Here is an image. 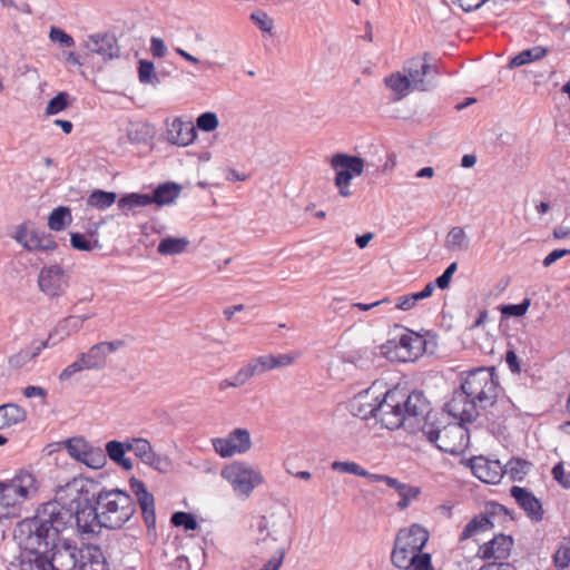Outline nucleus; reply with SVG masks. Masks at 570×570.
Returning a JSON list of instances; mask_svg holds the SVG:
<instances>
[{
    "label": "nucleus",
    "instance_id": "bb28decb",
    "mask_svg": "<svg viewBox=\"0 0 570 570\" xmlns=\"http://www.w3.org/2000/svg\"><path fill=\"white\" fill-rule=\"evenodd\" d=\"M255 357L257 364L259 365V370L262 371V373H265L272 370L287 367L292 365L293 363H295L296 360L301 357V353L294 351L285 354H264Z\"/></svg>",
    "mask_w": 570,
    "mask_h": 570
},
{
    "label": "nucleus",
    "instance_id": "423d86ee",
    "mask_svg": "<svg viewBox=\"0 0 570 570\" xmlns=\"http://www.w3.org/2000/svg\"><path fill=\"white\" fill-rule=\"evenodd\" d=\"M438 413H434L429 403L426 414L412 417V425L407 426L413 431L414 425H421V431L426 440L436 449L452 455L462 454L469 446L470 434L464 424L441 425L436 422Z\"/></svg>",
    "mask_w": 570,
    "mask_h": 570
},
{
    "label": "nucleus",
    "instance_id": "58836bf2",
    "mask_svg": "<svg viewBox=\"0 0 570 570\" xmlns=\"http://www.w3.org/2000/svg\"><path fill=\"white\" fill-rule=\"evenodd\" d=\"M188 245L189 240L185 237H166L159 242L157 252L161 255H178L184 253Z\"/></svg>",
    "mask_w": 570,
    "mask_h": 570
},
{
    "label": "nucleus",
    "instance_id": "f257e3e1",
    "mask_svg": "<svg viewBox=\"0 0 570 570\" xmlns=\"http://www.w3.org/2000/svg\"><path fill=\"white\" fill-rule=\"evenodd\" d=\"M92 483L73 478L60 485L50 501L63 517L67 528L75 527L80 534H92L100 528L120 529L136 513V502L126 491L100 490L95 493Z\"/></svg>",
    "mask_w": 570,
    "mask_h": 570
},
{
    "label": "nucleus",
    "instance_id": "13d9d810",
    "mask_svg": "<svg viewBox=\"0 0 570 570\" xmlns=\"http://www.w3.org/2000/svg\"><path fill=\"white\" fill-rule=\"evenodd\" d=\"M456 269H458V263L456 262L451 263L444 269V272L439 277H436L435 285L440 289H446L450 286L452 276H453V274L455 273Z\"/></svg>",
    "mask_w": 570,
    "mask_h": 570
},
{
    "label": "nucleus",
    "instance_id": "c85d7f7f",
    "mask_svg": "<svg viewBox=\"0 0 570 570\" xmlns=\"http://www.w3.org/2000/svg\"><path fill=\"white\" fill-rule=\"evenodd\" d=\"M23 248L29 252L36 250H53L57 248V243L53 237L43 230H30L28 238L22 243Z\"/></svg>",
    "mask_w": 570,
    "mask_h": 570
},
{
    "label": "nucleus",
    "instance_id": "a19ab883",
    "mask_svg": "<svg viewBox=\"0 0 570 570\" xmlns=\"http://www.w3.org/2000/svg\"><path fill=\"white\" fill-rule=\"evenodd\" d=\"M144 464L163 474L170 473L174 470L171 459L168 455L160 454L155 451L151 452L150 456H148V460H146Z\"/></svg>",
    "mask_w": 570,
    "mask_h": 570
},
{
    "label": "nucleus",
    "instance_id": "b1692460",
    "mask_svg": "<svg viewBox=\"0 0 570 570\" xmlns=\"http://www.w3.org/2000/svg\"><path fill=\"white\" fill-rule=\"evenodd\" d=\"M52 347V343L46 340H33L29 345L20 348L8 358L12 370H21L33 363L43 350Z\"/></svg>",
    "mask_w": 570,
    "mask_h": 570
},
{
    "label": "nucleus",
    "instance_id": "4d7b16f0",
    "mask_svg": "<svg viewBox=\"0 0 570 570\" xmlns=\"http://www.w3.org/2000/svg\"><path fill=\"white\" fill-rule=\"evenodd\" d=\"M49 39L52 42H59L62 47H73L75 40L73 38L65 32L61 28L51 27L49 31Z\"/></svg>",
    "mask_w": 570,
    "mask_h": 570
},
{
    "label": "nucleus",
    "instance_id": "e433bc0d",
    "mask_svg": "<svg viewBox=\"0 0 570 570\" xmlns=\"http://www.w3.org/2000/svg\"><path fill=\"white\" fill-rule=\"evenodd\" d=\"M72 222L71 210L69 207L59 206L55 208L48 217V227L51 230L60 232L68 227Z\"/></svg>",
    "mask_w": 570,
    "mask_h": 570
},
{
    "label": "nucleus",
    "instance_id": "603ef678",
    "mask_svg": "<svg viewBox=\"0 0 570 570\" xmlns=\"http://www.w3.org/2000/svg\"><path fill=\"white\" fill-rule=\"evenodd\" d=\"M420 493L421 490L417 487L407 484L405 488H402L399 493L400 501L397 502V508L400 510L406 509L410 503L419 497Z\"/></svg>",
    "mask_w": 570,
    "mask_h": 570
},
{
    "label": "nucleus",
    "instance_id": "f704fd0d",
    "mask_svg": "<svg viewBox=\"0 0 570 570\" xmlns=\"http://www.w3.org/2000/svg\"><path fill=\"white\" fill-rule=\"evenodd\" d=\"M444 247L451 252L466 250L469 238L464 229L460 226L452 227L445 237Z\"/></svg>",
    "mask_w": 570,
    "mask_h": 570
},
{
    "label": "nucleus",
    "instance_id": "473e14b6",
    "mask_svg": "<svg viewBox=\"0 0 570 570\" xmlns=\"http://www.w3.org/2000/svg\"><path fill=\"white\" fill-rule=\"evenodd\" d=\"M180 186L175 183H164L159 185L153 195H149V199L151 204H157L158 206H164L173 203L180 193Z\"/></svg>",
    "mask_w": 570,
    "mask_h": 570
},
{
    "label": "nucleus",
    "instance_id": "37998d69",
    "mask_svg": "<svg viewBox=\"0 0 570 570\" xmlns=\"http://www.w3.org/2000/svg\"><path fill=\"white\" fill-rule=\"evenodd\" d=\"M127 451H129L128 440L126 442L112 440L107 442L106 451L104 452L106 454V458L109 456V459L112 462L117 463L119 460L122 459Z\"/></svg>",
    "mask_w": 570,
    "mask_h": 570
},
{
    "label": "nucleus",
    "instance_id": "6ab92c4d",
    "mask_svg": "<svg viewBox=\"0 0 570 570\" xmlns=\"http://www.w3.org/2000/svg\"><path fill=\"white\" fill-rule=\"evenodd\" d=\"M60 534L58 533L56 547L50 549L49 562L52 564V570H71L77 564V547L61 539Z\"/></svg>",
    "mask_w": 570,
    "mask_h": 570
},
{
    "label": "nucleus",
    "instance_id": "7c9ffc66",
    "mask_svg": "<svg viewBox=\"0 0 570 570\" xmlns=\"http://www.w3.org/2000/svg\"><path fill=\"white\" fill-rule=\"evenodd\" d=\"M80 570H109L101 549L89 546L81 551Z\"/></svg>",
    "mask_w": 570,
    "mask_h": 570
},
{
    "label": "nucleus",
    "instance_id": "2f4dec72",
    "mask_svg": "<svg viewBox=\"0 0 570 570\" xmlns=\"http://www.w3.org/2000/svg\"><path fill=\"white\" fill-rule=\"evenodd\" d=\"M384 83L390 90L393 91V100L395 101L405 98L410 94L411 89H413V85L411 83L409 77L401 73L400 71L393 72L385 77Z\"/></svg>",
    "mask_w": 570,
    "mask_h": 570
},
{
    "label": "nucleus",
    "instance_id": "20e7f679",
    "mask_svg": "<svg viewBox=\"0 0 570 570\" xmlns=\"http://www.w3.org/2000/svg\"><path fill=\"white\" fill-rule=\"evenodd\" d=\"M460 389L479 405L487 410V426L492 433H501L503 424L513 411L510 400H499L503 392L499 374L494 366H479L461 373Z\"/></svg>",
    "mask_w": 570,
    "mask_h": 570
},
{
    "label": "nucleus",
    "instance_id": "a18cd8bd",
    "mask_svg": "<svg viewBox=\"0 0 570 570\" xmlns=\"http://www.w3.org/2000/svg\"><path fill=\"white\" fill-rule=\"evenodd\" d=\"M138 78L141 83L156 85L159 82V79L155 73L154 63L149 60H139Z\"/></svg>",
    "mask_w": 570,
    "mask_h": 570
},
{
    "label": "nucleus",
    "instance_id": "dca6fc26",
    "mask_svg": "<svg viewBox=\"0 0 570 570\" xmlns=\"http://www.w3.org/2000/svg\"><path fill=\"white\" fill-rule=\"evenodd\" d=\"M83 47L89 52L100 56L104 60H112L120 56L118 40L110 32H98L87 36Z\"/></svg>",
    "mask_w": 570,
    "mask_h": 570
},
{
    "label": "nucleus",
    "instance_id": "79ce46f5",
    "mask_svg": "<svg viewBox=\"0 0 570 570\" xmlns=\"http://www.w3.org/2000/svg\"><path fill=\"white\" fill-rule=\"evenodd\" d=\"M129 451L134 452V454L144 463L148 460L151 452L154 451L150 442L147 439L142 438H134L128 440Z\"/></svg>",
    "mask_w": 570,
    "mask_h": 570
},
{
    "label": "nucleus",
    "instance_id": "5701e85b",
    "mask_svg": "<svg viewBox=\"0 0 570 570\" xmlns=\"http://www.w3.org/2000/svg\"><path fill=\"white\" fill-rule=\"evenodd\" d=\"M510 494L532 522L538 523L543 520L542 503L530 490L514 485L510 489Z\"/></svg>",
    "mask_w": 570,
    "mask_h": 570
},
{
    "label": "nucleus",
    "instance_id": "f3484780",
    "mask_svg": "<svg viewBox=\"0 0 570 570\" xmlns=\"http://www.w3.org/2000/svg\"><path fill=\"white\" fill-rule=\"evenodd\" d=\"M404 72L413 85V89L419 91H426L431 89L432 83L425 78L431 75H439L436 67L431 66L425 58L420 57H414L406 61Z\"/></svg>",
    "mask_w": 570,
    "mask_h": 570
},
{
    "label": "nucleus",
    "instance_id": "393cba45",
    "mask_svg": "<svg viewBox=\"0 0 570 570\" xmlns=\"http://www.w3.org/2000/svg\"><path fill=\"white\" fill-rule=\"evenodd\" d=\"M425 340L413 331L402 334L396 344L397 357L402 362L415 361L424 352Z\"/></svg>",
    "mask_w": 570,
    "mask_h": 570
},
{
    "label": "nucleus",
    "instance_id": "a211bd4d",
    "mask_svg": "<svg viewBox=\"0 0 570 570\" xmlns=\"http://www.w3.org/2000/svg\"><path fill=\"white\" fill-rule=\"evenodd\" d=\"M165 140L175 146L186 147L194 142L197 132L191 121H184L181 118L165 121Z\"/></svg>",
    "mask_w": 570,
    "mask_h": 570
},
{
    "label": "nucleus",
    "instance_id": "4468645a",
    "mask_svg": "<svg viewBox=\"0 0 570 570\" xmlns=\"http://www.w3.org/2000/svg\"><path fill=\"white\" fill-rule=\"evenodd\" d=\"M130 491L134 493L137 500V504L140 508L144 523L147 528L148 533L156 532V510H155V498L154 494L147 489L144 481L131 478L129 480Z\"/></svg>",
    "mask_w": 570,
    "mask_h": 570
},
{
    "label": "nucleus",
    "instance_id": "de8ad7c7",
    "mask_svg": "<svg viewBox=\"0 0 570 570\" xmlns=\"http://www.w3.org/2000/svg\"><path fill=\"white\" fill-rule=\"evenodd\" d=\"M70 244H71L72 248H75L77 250H82V252H90L94 248H99L100 247V245H99L97 239H95L92 242V240L88 239L85 235H82L80 233H71V235H70Z\"/></svg>",
    "mask_w": 570,
    "mask_h": 570
},
{
    "label": "nucleus",
    "instance_id": "ddd939ff",
    "mask_svg": "<svg viewBox=\"0 0 570 570\" xmlns=\"http://www.w3.org/2000/svg\"><path fill=\"white\" fill-rule=\"evenodd\" d=\"M38 285L40 291L47 296L55 298L61 296L69 285V278L65 269L53 264L45 266L40 269L38 276Z\"/></svg>",
    "mask_w": 570,
    "mask_h": 570
},
{
    "label": "nucleus",
    "instance_id": "e2e57ef3",
    "mask_svg": "<svg viewBox=\"0 0 570 570\" xmlns=\"http://www.w3.org/2000/svg\"><path fill=\"white\" fill-rule=\"evenodd\" d=\"M150 50L154 57L161 58L166 53V46L160 38L153 37L150 39Z\"/></svg>",
    "mask_w": 570,
    "mask_h": 570
},
{
    "label": "nucleus",
    "instance_id": "0eeeda50",
    "mask_svg": "<svg viewBox=\"0 0 570 570\" xmlns=\"http://www.w3.org/2000/svg\"><path fill=\"white\" fill-rule=\"evenodd\" d=\"M38 491L37 476L26 470L8 482H0V521L19 515L22 503L36 498Z\"/></svg>",
    "mask_w": 570,
    "mask_h": 570
},
{
    "label": "nucleus",
    "instance_id": "052dcab7",
    "mask_svg": "<svg viewBox=\"0 0 570 570\" xmlns=\"http://www.w3.org/2000/svg\"><path fill=\"white\" fill-rule=\"evenodd\" d=\"M505 362L513 374H520L521 373V362L519 356L513 350H508L505 353Z\"/></svg>",
    "mask_w": 570,
    "mask_h": 570
},
{
    "label": "nucleus",
    "instance_id": "7ed1b4c3",
    "mask_svg": "<svg viewBox=\"0 0 570 570\" xmlns=\"http://www.w3.org/2000/svg\"><path fill=\"white\" fill-rule=\"evenodd\" d=\"M62 520L63 517L48 501L36 510L33 517L19 522L17 537L23 550L10 563L9 570H52L50 549L56 547L58 533L68 529Z\"/></svg>",
    "mask_w": 570,
    "mask_h": 570
},
{
    "label": "nucleus",
    "instance_id": "f03ea898",
    "mask_svg": "<svg viewBox=\"0 0 570 570\" xmlns=\"http://www.w3.org/2000/svg\"><path fill=\"white\" fill-rule=\"evenodd\" d=\"M377 383L357 393L350 403V411L362 420L374 417L387 430L411 426L412 417L429 411V401L421 391H407L394 386L381 395L376 394Z\"/></svg>",
    "mask_w": 570,
    "mask_h": 570
},
{
    "label": "nucleus",
    "instance_id": "5fc2aeb1",
    "mask_svg": "<svg viewBox=\"0 0 570 570\" xmlns=\"http://www.w3.org/2000/svg\"><path fill=\"white\" fill-rule=\"evenodd\" d=\"M250 19L253 20V22L257 26V28L261 31L267 32V33L272 32V29L274 27V21L272 18H269V16L266 12H264L262 10L254 11L250 14Z\"/></svg>",
    "mask_w": 570,
    "mask_h": 570
},
{
    "label": "nucleus",
    "instance_id": "cd10ccee",
    "mask_svg": "<svg viewBox=\"0 0 570 570\" xmlns=\"http://www.w3.org/2000/svg\"><path fill=\"white\" fill-rule=\"evenodd\" d=\"M81 327V320L76 315H70L58 322L49 332L47 340L52 343L53 347Z\"/></svg>",
    "mask_w": 570,
    "mask_h": 570
},
{
    "label": "nucleus",
    "instance_id": "bf43d9fd",
    "mask_svg": "<svg viewBox=\"0 0 570 570\" xmlns=\"http://www.w3.org/2000/svg\"><path fill=\"white\" fill-rule=\"evenodd\" d=\"M286 554L285 548L275 551L272 558L263 566L261 570H279Z\"/></svg>",
    "mask_w": 570,
    "mask_h": 570
},
{
    "label": "nucleus",
    "instance_id": "49530a36",
    "mask_svg": "<svg viewBox=\"0 0 570 570\" xmlns=\"http://www.w3.org/2000/svg\"><path fill=\"white\" fill-rule=\"evenodd\" d=\"M170 522L173 525L183 527L185 530H195L198 527L196 518L191 513L184 511L173 513Z\"/></svg>",
    "mask_w": 570,
    "mask_h": 570
},
{
    "label": "nucleus",
    "instance_id": "c03bdc74",
    "mask_svg": "<svg viewBox=\"0 0 570 570\" xmlns=\"http://www.w3.org/2000/svg\"><path fill=\"white\" fill-rule=\"evenodd\" d=\"M553 562L558 569H566L570 564V538H563L560 547L553 554Z\"/></svg>",
    "mask_w": 570,
    "mask_h": 570
},
{
    "label": "nucleus",
    "instance_id": "864d4df0",
    "mask_svg": "<svg viewBox=\"0 0 570 570\" xmlns=\"http://www.w3.org/2000/svg\"><path fill=\"white\" fill-rule=\"evenodd\" d=\"M196 124L198 129L209 132L218 127L219 121L215 112L207 111L198 116Z\"/></svg>",
    "mask_w": 570,
    "mask_h": 570
},
{
    "label": "nucleus",
    "instance_id": "680f3d73",
    "mask_svg": "<svg viewBox=\"0 0 570 570\" xmlns=\"http://www.w3.org/2000/svg\"><path fill=\"white\" fill-rule=\"evenodd\" d=\"M567 255H570V249H566V248H558V249H554L552 250L551 253H549L544 259H543V266L544 267H549L550 265H552L554 262H557L558 259L567 256Z\"/></svg>",
    "mask_w": 570,
    "mask_h": 570
},
{
    "label": "nucleus",
    "instance_id": "09e8293b",
    "mask_svg": "<svg viewBox=\"0 0 570 570\" xmlns=\"http://www.w3.org/2000/svg\"><path fill=\"white\" fill-rule=\"evenodd\" d=\"M334 471L350 473L357 476L366 475L367 470L363 469L358 463L353 461H334L331 465Z\"/></svg>",
    "mask_w": 570,
    "mask_h": 570
},
{
    "label": "nucleus",
    "instance_id": "72a5a7b5",
    "mask_svg": "<svg viewBox=\"0 0 570 570\" xmlns=\"http://www.w3.org/2000/svg\"><path fill=\"white\" fill-rule=\"evenodd\" d=\"M532 468V463L521 458H511L504 464V474H507L511 481H522Z\"/></svg>",
    "mask_w": 570,
    "mask_h": 570
},
{
    "label": "nucleus",
    "instance_id": "6e6d98bb",
    "mask_svg": "<svg viewBox=\"0 0 570 570\" xmlns=\"http://www.w3.org/2000/svg\"><path fill=\"white\" fill-rule=\"evenodd\" d=\"M530 304H531L530 299L524 298L520 304L504 305L501 308V312L503 315H507V316L521 317L528 312Z\"/></svg>",
    "mask_w": 570,
    "mask_h": 570
},
{
    "label": "nucleus",
    "instance_id": "f8f14e48",
    "mask_svg": "<svg viewBox=\"0 0 570 570\" xmlns=\"http://www.w3.org/2000/svg\"><path fill=\"white\" fill-rule=\"evenodd\" d=\"M213 448L222 458L243 454L252 448L250 433L246 429L237 428L226 438H216L212 441Z\"/></svg>",
    "mask_w": 570,
    "mask_h": 570
},
{
    "label": "nucleus",
    "instance_id": "6e6552de",
    "mask_svg": "<svg viewBox=\"0 0 570 570\" xmlns=\"http://www.w3.org/2000/svg\"><path fill=\"white\" fill-rule=\"evenodd\" d=\"M222 476L232 485L234 492L248 498L253 490L264 483L262 473L245 462H234L222 470Z\"/></svg>",
    "mask_w": 570,
    "mask_h": 570
},
{
    "label": "nucleus",
    "instance_id": "338daca9",
    "mask_svg": "<svg viewBox=\"0 0 570 570\" xmlns=\"http://www.w3.org/2000/svg\"><path fill=\"white\" fill-rule=\"evenodd\" d=\"M488 0H458L460 7L465 12L475 11L481 8Z\"/></svg>",
    "mask_w": 570,
    "mask_h": 570
},
{
    "label": "nucleus",
    "instance_id": "69168bd1",
    "mask_svg": "<svg viewBox=\"0 0 570 570\" xmlns=\"http://www.w3.org/2000/svg\"><path fill=\"white\" fill-rule=\"evenodd\" d=\"M479 570H517L512 562H488Z\"/></svg>",
    "mask_w": 570,
    "mask_h": 570
},
{
    "label": "nucleus",
    "instance_id": "1a4fd4ad",
    "mask_svg": "<svg viewBox=\"0 0 570 570\" xmlns=\"http://www.w3.org/2000/svg\"><path fill=\"white\" fill-rule=\"evenodd\" d=\"M507 519L512 520L511 512L503 504L497 502H488L483 511L473 517L463 528L460 534V541L468 540L475 534L489 531L494 528L495 523H502Z\"/></svg>",
    "mask_w": 570,
    "mask_h": 570
},
{
    "label": "nucleus",
    "instance_id": "c756f323",
    "mask_svg": "<svg viewBox=\"0 0 570 570\" xmlns=\"http://www.w3.org/2000/svg\"><path fill=\"white\" fill-rule=\"evenodd\" d=\"M27 419V411L16 404L7 403L0 405V430L11 428Z\"/></svg>",
    "mask_w": 570,
    "mask_h": 570
},
{
    "label": "nucleus",
    "instance_id": "4be33fe9",
    "mask_svg": "<svg viewBox=\"0 0 570 570\" xmlns=\"http://www.w3.org/2000/svg\"><path fill=\"white\" fill-rule=\"evenodd\" d=\"M473 474L482 482L498 484L504 475V465L499 460L476 456L471 460Z\"/></svg>",
    "mask_w": 570,
    "mask_h": 570
},
{
    "label": "nucleus",
    "instance_id": "8fccbe9b",
    "mask_svg": "<svg viewBox=\"0 0 570 570\" xmlns=\"http://www.w3.org/2000/svg\"><path fill=\"white\" fill-rule=\"evenodd\" d=\"M69 95L65 91L59 92L51 98L46 107V115H56L65 110L68 107Z\"/></svg>",
    "mask_w": 570,
    "mask_h": 570
},
{
    "label": "nucleus",
    "instance_id": "c9c22d12",
    "mask_svg": "<svg viewBox=\"0 0 570 570\" xmlns=\"http://www.w3.org/2000/svg\"><path fill=\"white\" fill-rule=\"evenodd\" d=\"M548 52V49L542 46H535L525 50H522L515 55L509 62V68H517L523 65L530 63L542 59Z\"/></svg>",
    "mask_w": 570,
    "mask_h": 570
},
{
    "label": "nucleus",
    "instance_id": "ea45409f",
    "mask_svg": "<svg viewBox=\"0 0 570 570\" xmlns=\"http://www.w3.org/2000/svg\"><path fill=\"white\" fill-rule=\"evenodd\" d=\"M117 199V194L101 189L94 190L87 198V204L97 209L109 208Z\"/></svg>",
    "mask_w": 570,
    "mask_h": 570
},
{
    "label": "nucleus",
    "instance_id": "412c9836",
    "mask_svg": "<svg viewBox=\"0 0 570 570\" xmlns=\"http://www.w3.org/2000/svg\"><path fill=\"white\" fill-rule=\"evenodd\" d=\"M513 543L511 535L500 533L481 544L476 556L482 560H505L511 553Z\"/></svg>",
    "mask_w": 570,
    "mask_h": 570
},
{
    "label": "nucleus",
    "instance_id": "a878e982",
    "mask_svg": "<svg viewBox=\"0 0 570 570\" xmlns=\"http://www.w3.org/2000/svg\"><path fill=\"white\" fill-rule=\"evenodd\" d=\"M263 374L259 370V365L256 362V357L248 360L246 364L238 368V371L230 377L220 380L217 383L219 392H225L228 389H238L247 384L254 376Z\"/></svg>",
    "mask_w": 570,
    "mask_h": 570
},
{
    "label": "nucleus",
    "instance_id": "9b49d317",
    "mask_svg": "<svg viewBox=\"0 0 570 570\" xmlns=\"http://www.w3.org/2000/svg\"><path fill=\"white\" fill-rule=\"evenodd\" d=\"M63 444L72 459L90 469H101L106 464L104 450L92 446L83 436L69 438Z\"/></svg>",
    "mask_w": 570,
    "mask_h": 570
},
{
    "label": "nucleus",
    "instance_id": "3c124183",
    "mask_svg": "<svg viewBox=\"0 0 570 570\" xmlns=\"http://www.w3.org/2000/svg\"><path fill=\"white\" fill-rule=\"evenodd\" d=\"M83 370H87V365L83 361H81V357L78 354L77 358L59 373L58 379L60 382H67L75 374H77Z\"/></svg>",
    "mask_w": 570,
    "mask_h": 570
},
{
    "label": "nucleus",
    "instance_id": "2eb2a0df",
    "mask_svg": "<svg viewBox=\"0 0 570 570\" xmlns=\"http://www.w3.org/2000/svg\"><path fill=\"white\" fill-rule=\"evenodd\" d=\"M478 404L464 391H454L451 399L444 404V411L459 420V423H472L479 416Z\"/></svg>",
    "mask_w": 570,
    "mask_h": 570
},
{
    "label": "nucleus",
    "instance_id": "aec40b11",
    "mask_svg": "<svg viewBox=\"0 0 570 570\" xmlns=\"http://www.w3.org/2000/svg\"><path fill=\"white\" fill-rule=\"evenodd\" d=\"M124 345L121 340L111 342H100L92 345L87 352L80 353L81 361L87 365V370H101L107 363V357Z\"/></svg>",
    "mask_w": 570,
    "mask_h": 570
},
{
    "label": "nucleus",
    "instance_id": "0e129e2a",
    "mask_svg": "<svg viewBox=\"0 0 570 570\" xmlns=\"http://www.w3.org/2000/svg\"><path fill=\"white\" fill-rule=\"evenodd\" d=\"M22 393L27 399H31V397L45 399L48 394L46 389H43L41 386H35V385H29V386L24 387Z\"/></svg>",
    "mask_w": 570,
    "mask_h": 570
},
{
    "label": "nucleus",
    "instance_id": "39448f33",
    "mask_svg": "<svg viewBox=\"0 0 570 570\" xmlns=\"http://www.w3.org/2000/svg\"><path fill=\"white\" fill-rule=\"evenodd\" d=\"M429 532L420 524L399 530L391 552V562L401 570H435L432 556L423 552Z\"/></svg>",
    "mask_w": 570,
    "mask_h": 570
},
{
    "label": "nucleus",
    "instance_id": "774afa93",
    "mask_svg": "<svg viewBox=\"0 0 570 570\" xmlns=\"http://www.w3.org/2000/svg\"><path fill=\"white\" fill-rule=\"evenodd\" d=\"M415 306V303L411 298L410 294L397 297L395 307L402 311H409Z\"/></svg>",
    "mask_w": 570,
    "mask_h": 570
},
{
    "label": "nucleus",
    "instance_id": "9d476101",
    "mask_svg": "<svg viewBox=\"0 0 570 570\" xmlns=\"http://www.w3.org/2000/svg\"><path fill=\"white\" fill-rule=\"evenodd\" d=\"M331 167L336 171L335 186L342 197H350V183L353 176L363 173L364 160L358 156L336 154L331 159Z\"/></svg>",
    "mask_w": 570,
    "mask_h": 570
},
{
    "label": "nucleus",
    "instance_id": "4c0bfd02",
    "mask_svg": "<svg viewBox=\"0 0 570 570\" xmlns=\"http://www.w3.org/2000/svg\"><path fill=\"white\" fill-rule=\"evenodd\" d=\"M148 205H151L148 194L131 193L118 199V208L126 215L134 208L146 207Z\"/></svg>",
    "mask_w": 570,
    "mask_h": 570
}]
</instances>
